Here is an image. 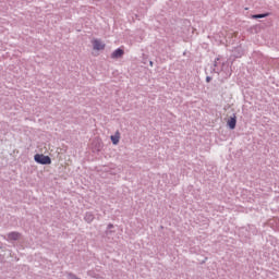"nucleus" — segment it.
I'll return each instance as SVG.
<instances>
[{
    "mask_svg": "<svg viewBox=\"0 0 279 279\" xmlns=\"http://www.w3.org/2000/svg\"><path fill=\"white\" fill-rule=\"evenodd\" d=\"M35 162L39 165H51V158L49 156L37 154L35 155Z\"/></svg>",
    "mask_w": 279,
    "mask_h": 279,
    "instance_id": "1",
    "label": "nucleus"
},
{
    "mask_svg": "<svg viewBox=\"0 0 279 279\" xmlns=\"http://www.w3.org/2000/svg\"><path fill=\"white\" fill-rule=\"evenodd\" d=\"M92 45L95 51H104L106 49V44L101 39H93Z\"/></svg>",
    "mask_w": 279,
    "mask_h": 279,
    "instance_id": "2",
    "label": "nucleus"
},
{
    "mask_svg": "<svg viewBox=\"0 0 279 279\" xmlns=\"http://www.w3.org/2000/svg\"><path fill=\"white\" fill-rule=\"evenodd\" d=\"M125 53V51H123V49L121 48H118L117 50H114L112 53H111V58L113 60H117V58H123V54Z\"/></svg>",
    "mask_w": 279,
    "mask_h": 279,
    "instance_id": "3",
    "label": "nucleus"
},
{
    "mask_svg": "<svg viewBox=\"0 0 279 279\" xmlns=\"http://www.w3.org/2000/svg\"><path fill=\"white\" fill-rule=\"evenodd\" d=\"M19 240H21L20 232H11L8 234V241H19Z\"/></svg>",
    "mask_w": 279,
    "mask_h": 279,
    "instance_id": "4",
    "label": "nucleus"
},
{
    "mask_svg": "<svg viewBox=\"0 0 279 279\" xmlns=\"http://www.w3.org/2000/svg\"><path fill=\"white\" fill-rule=\"evenodd\" d=\"M110 140L114 145H119V141H121V133L117 131L114 135L110 136Z\"/></svg>",
    "mask_w": 279,
    "mask_h": 279,
    "instance_id": "5",
    "label": "nucleus"
},
{
    "mask_svg": "<svg viewBox=\"0 0 279 279\" xmlns=\"http://www.w3.org/2000/svg\"><path fill=\"white\" fill-rule=\"evenodd\" d=\"M227 123L230 130H234L236 128V117L231 118Z\"/></svg>",
    "mask_w": 279,
    "mask_h": 279,
    "instance_id": "6",
    "label": "nucleus"
},
{
    "mask_svg": "<svg viewBox=\"0 0 279 279\" xmlns=\"http://www.w3.org/2000/svg\"><path fill=\"white\" fill-rule=\"evenodd\" d=\"M266 16H269V13L255 14V15H252V19H266Z\"/></svg>",
    "mask_w": 279,
    "mask_h": 279,
    "instance_id": "7",
    "label": "nucleus"
},
{
    "mask_svg": "<svg viewBox=\"0 0 279 279\" xmlns=\"http://www.w3.org/2000/svg\"><path fill=\"white\" fill-rule=\"evenodd\" d=\"M85 219H93V215H86Z\"/></svg>",
    "mask_w": 279,
    "mask_h": 279,
    "instance_id": "8",
    "label": "nucleus"
},
{
    "mask_svg": "<svg viewBox=\"0 0 279 279\" xmlns=\"http://www.w3.org/2000/svg\"><path fill=\"white\" fill-rule=\"evenodd\" d=\"M210 80H211L210 76H207V77H206V82H207V83L210 82Z\"/></svg>",
    "mask_w": 279,
    "mask_h": 279,
    "instance_id": "9",
    "label": "nucleus"
}]
</instances>
